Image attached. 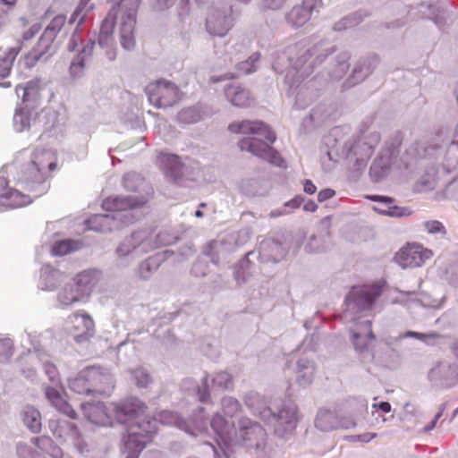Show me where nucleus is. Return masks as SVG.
I'll return each instance as SVG.
<instances>
[{
    "instance_id": "2f4dec72",
    "label": "nucleus",
    "mask_w": 458,
    "mask_h": 458,
    "mask_svg": "<svg viewBox=\"0 0 458 458\" xmlns=\"http://www.w3.org/2000/svg\"><path fill=\"white\" fill-rule=\"evenodd\" d=\"M27 204V196L15 189L9 188L5 177L0 176V206L20 208Z\"/></svg>"
},
{
    "instance_id": "13d9d810",
    "label": "nucleus",
    "mask_w": 458,
    "mask_h": 458,
    "mask_svg": "<svg viewBox=\"0 0 458 458\" xmlns=\"http://www.w3.org/2000/svg\"><path fill=\"white\" fill-rule=\"evenodd\" d=\"M220 405L224 414L229 418H233L242 410L241 403L233 396H224Z\"/></svg>"
},
{
    "instance_id": "20e7f679",
    "label": "nucleus",
    "mask_w": 458,
    "mask_h": 458,
    "mask_svg": "<svg viewBox=\"0 0 458 458\" xmlns=\"http://www.w3.org/2000/svg\"><path fill=\"white\" fill-rule=\"evenodd\" d=\"M146 405L140 411L139 419H132L128 427V436L123 438L122 453L125 458H139L140 452L151 441L157 432V422L163 425H173L188 431L191 430L186 420L176 412L162 411L156 418L150 419L145 415Z\"/></svg>"
},
{
    "instance_id": "412c9836",
    "label": "nucleus",
    "mask_w": 458,
    "mask_h": 458,
    "mask_svg": "<svg viewBox=\"0 0 458 458\" xmlns=\"http://www.w3.org/2000/svg\"><path fill=\"white\" fill-rule=\"evenodd\" d=\"M431 257V250L423 249L420 245H408L395 254L394 261L403 268L417 267Z\"/></svg>"
},
{
    "instance_id": "f3484780",
    "label": "nucleus",
    "mask_w": 458,
    "mask_h": 458,
    "mask_svg": "<svg viewBox=\"0 0 458 458\" xmlns=\"http://www.w3.org/2000/svg\"><path fill=\"white\" fill-rule=\"evenodd\" d=\"M151 233L144 229L132 233L126 237L117 247L116 254L119 258L130 255H140L150 251Z\"/></svg>"
},
{
    "instance_id": "c03bdc74",
    "label": "nucleus",
    "mask_w": 458,
    "mask_h": 458,
    "mask_svg": "<svg viewBox=\"0 0 458 458\" xmlns=\"http://www.w3.org/2000/svg\"><path fill=\"white\" fill-rule=\"evenodd\" d=\"M30 442H32L44 455L47 454L52 458H62L63 456L61 448L55 445L53 440L48 437L42 436L30 438Z\"/></svg>"
},
{
    "instance_id": "9d476101",
    "label": "nucleus",
    "mask_w": 458,
    "mask_h": 458,
    "mask_svg": "<svg viewBox=\"0 0 458 458\" xmlns=\"http://www.w3.org/2000/svg\"><path fill=\"white\" fill-rule=\"evenodd\" d=\"M157 161L167 179L177 184L185 181H194L198 173V164L190 159L182 160L179 156L169 153H161Z\"/></svg>"
},
{
    "instance_id": "c9c22d12",
    "label": "nucleus",
    "mask_w": 458,
    "mask_h": 458,
    "mask_svg": "<svg viewBox=\"0 0 458 458\" xmlns=\"http://www.w3.org/2000/svg\"><path fill=\"white\" fill-rule=\"evenodd\" d=\"M171 255L170 250L157 252L142 261L138 268V275L143 280L148 279L160 265Z\"/></svg>"
},
{
    "instance_id": "49530a36",
    "label": "nucleus",
    "mask_w": 458,
    "mask_h": 458,
    "mask_svg": "<svg viewBox=\"0 0 458 458\" xmlns=\"http://www.w3.org/2000/svg\"><path fill=\"white\" fill-rule=\"evenodd\" d=\"M350 54L343 52L337 55L335 64H333L329 71V77L331 81H339L346 73L349 69Z\"/></svg>"
},
{
    "instance_id": "1a4fd4ad",
    "label": "nucleus",
    "mask_w": 458,
    "mask_h": 458,
    "mask_svg": "<svg viewBox=\"0 0 458 458\" xmlns=\"http://www.w3.org/2000/svg\"><path fill=\"white\" fill-rule=\"evenodd\" d=\"M379 140L380 134L377 131L357 137L352 136L337 148V151L355 169L360 170L367 165ZM335 141L336 146L340 145L337 140Z\"/></svg>"
},
{
    "instance_id": "4be33fe9",
    "label": "nucleus",
    "mask_w": 458,
    "mask_h": 458,
    "mask_svg": "<svg viewBox=\"0 0 458 458\" xmlns=\"http://www.w3.org/2000/svg\"><path fill=\"white\" fill-rule=\"evenodd\" d=\"M236 242L234 233L232 231L211 241L203 252L210 258L212 263L217 265L221 256H225L238 248Z\"/></svg>"
},
{
    "instance_id": "338daca9",
    "label": "nucleus",
    "mask_w": 458,
    "mask_h": 458,
    "mask_svg": "<svg viewBox=\"0 0 458 458\" xmlns=\"http://www.w3.org/2000/svg\"><path fill=\"white\" fill-rule=\"evenodd\" d=\"M259 182L255 179H247L243 180L241 182V190L247 195H256L258 193V191L256 189V186L258 185Z\"/></svg>"
},
{
    "instance_id": "a19ab883",
    "label": "nucleus",
    "mask_w": 458,
    "mask_h": 458,
    "mask_svg": "<svg viewBox=\"0 0 458 458\" xmlns=\"http://www.w3.org/2000/svg\"><path fill=\"white\" fill-rule=\"evenodd\" d=\"M248 449L255 458H279L277 446L268 441L267 436Z\"/></svg>"
},
{
    "instance_id": "2eb2a0df",
    "label": "nucleus",
    "mask_w": 458,
    "mask_h": 458,
    "mask_svg": "<svg viewBox=\"0 0 458 458\" xmlns=\"http://www.w3.org/2000/svg\"><path fill=\"white\" fill-rule=\"evenodd\" d=\"M108 214H96L87 220L89 230L106 233L119 229L122 225L131 224L135 220L133 214L124 210H106Z\"/></svg>"
},
{
    "instance_id": "052dcab7",
    "label": "nucleus",
    "mask_w": 458,
    "mask_h": 458,
    "mask_svg": "<svg viewBox=\"0 0 458 458\" xmlns=\"http://www.w3.org/2000/svg\"><path fill=\"white\" fill-rule=\"evenodd\" d=\"M131 378L138 387H147L152 383L150 374L142 367H138L131 370Z\"/></svg>"
},
{
    "instance_id": "a878e982",
    "label": "nucleus",
    "mask_w": 458,
    "mask_h": 458,
    "mask_svg": "<svg viewBox=\"0 0 458 458\" xmlns=\"http://www.w3.org/2000/svg\"><path fill=\"white\" fill-rule=\"evenodd\" d=\"M322 4L321 0H303L301 5L294 6L286 14V21L294 28L302 27L314 12H318Z\"/></svg>"
},
{
    "instance_id": "37998d69",
    "label": "nucleus",
    "mask_w": 458,
    "mask_h": 458,
    "mask_svg": "<svg viewBox=\"0 0 458 458\" xmlns=\"http://www.w3.org/2000/svg\"><path fill=\"white\" fill-rule=\"evenodd\" d=\"M182 387L185 390L192 388L198 400L201 403H208L210 401V386L208 374L203 377L201 385H195L191 379H185L182 384Z\"/></svg>"
},
{
    "instance_id": "4468645a",
    "label": "nucleus",
    "mask_w": 458,
    "mask_h": 458,
    "mask_svg": "<svg viewBox=\"0 0 458 458\" xmlns=\"http://www.w3.org/2000/svg\"><path fill=\"white\" fill-rule=\"evenodd\" d=\"M145 92L149 103L157 108L172 106L180 100L179 88L174 83L165 80L149 83Z\"/></svg>"
},
{
    "instance_id": "5701e85b",
    "label": "nucleus",
    "mask_w": 458,
    "mask_h": 458,
    "mask_svg": "<svg viewBox=\"0 0 458 458\" xmlns=\"http://www.w3.org/2000/svg\"><path fill=\"white\" fill-rule=\"evenodd\" d=\"M53 434L64 441H71L82 453L85 445L81 439V433L76 425L69 420L58 419L49 422Z\"/></svg>"
},
{
    "instance_id": "ea45409f",
    "label": "nucleus",
    "mask_w": 458,
    "mask_h": 458,
    "mask_svg": "<svg viewBox=\"0 0 458 458\" xmlns=\"http://www.w3.org/2000/svg\"><path fill=\"white\" fill-rule=\"evenodd\" d=\"M95 41L89 40L73 58L70 65V74L73 79L81 78L83 74L84 62L92 53Z\"/></svg>"
},
{
    "instance_id": "69168bd1",
    "label": "nucleus",
    "mask_w": 458,
    "mask_h": 458,
    "mask_svg": "<svg viewBox=\"0 0 458 458\" xmlns=\"http://www.w3.org/2000/svg\"><path fill=\"white\" fill-rule=\"evenodd\" d=\"M424 227L428 233H445V226L441 222L437 220L425 222Z\"/></svg>"
},
{
    "instance_id": "f8f14e48",
    "label": "nucleus",
    "mask_w": 458,
    "mask_h": 458,
    "mask_svg": "<svg viewBox=\"0 0 458 458\" xmlns=\"http://www.w3.org/2000/svg\"><path fill=\"white\" fill-rule=\"evenodd\" d=\"M403 141L402 133L396 131L386 140L378 157L372 163L369 174L374 181L378 182L386 176L391 169L394 159L399 154V148Z\"/></svg>"
},
{
    "instance_id": "5fc2aeb1",
    "label": "nucleus",
    "mask_w": 458,
    "mask_h": 458,
    "mask_svg": "<svg viewBox=\"0 0 458 458\" xmlns=\"http://www.w3.org/2000/svg\"><path fill=\"white\" fill-rule=\"evenodd\" d=\"M81 242L74 240H63L56 242L52 246V254L55 256H64L81 248Z\"/></svg>"
},
{
    "instance_id": "423d86ee",
    "label": "nucleus",
    "mask_w": 458,
    "mask_h": 458,
    "mask_svg": "<svg viewBox=\"0 0 458 458\" xmlns=\"http://www.w3.org/2000/svg\"><path fill=\"white\" fill-rule=\"evenodd\" d=\"M242 399L253 415L273 427L276 437L288 439L293 436L298 422L297 406L294 403H284L278 412L275 413L267 399L255 391L247 392Z\"/></svg>"
},
{
    "instance_id": "b1692460",
    "label": "nucleus",
    "mask_w": 458,
    "mask_h": 458,
    "mask_svg": "<svg viewBox=\"0 0 458 458\" xmlns=\"http://www.w3.org/2000/svg\"><path fill=\"white\" fill-rule=\"evenodd\" d=\"M314 424L318 429L324 432L335 430L339 428H351L356 425L352 420L339 419L336 409H319Z\"/></svg>"
},
{
    "instance_id": "9b49d317",
    "label": "nucleus",
    "mask_w": 458,
    "mask_h": 458,
    "mask_svg": "<svg viewBox=\"0 0 458 458\" xmlns=\"http://www.w3.org/2000/svg\"><path fill=\"white\" fill-rule=\"evenodd\" d=\"M57 159L55 153L51 149H44L35 154L34 160L30 162V176L34 172L33 180L30 181V193L35 192L38 198L45 194L48 190L47 178L48 173L56 169Z\"/></svg>"
},
{
    "instance_id": "09e8293b",
    "label": "nucleus",
    "mask_w": 458,
    "mask_h": 458,
    "mask_svg": "<svg viewBox=\"0 0 458 458\" xmlns=\"http://www.w3.org/2000/svg\"><path fill=\"white\" fill-rule=\"evenodd\" d=\"M69 387L72 391L79 394H89L92 393V388L89 386L84 369L80 371L75 377L69 380Z\"/></svg>"
},
{
    "instance_id": "f03ea898",
    "label": "nucleus",
    "mask_w": 458,
    "mask_h": 458,
    "mask_svg": "<svg viewBox=\"0 0 458 458\" xmlns=\"http://www.w3.org/2000/svg\"><path fill=\"white\" fill-rule=\"evenodd\" d=\"M382 293L383 287L377 283L355 285L352 287L344 301L346 309L344 316L345 319L350 318L355 324L352 329V343L359 358L365 363L374 360L373 345L376 338L371 329V320L356 315L371 310Z\"/></svg>"
},
{
    "instance_id": "7c9ffc66",
    "label": "nucleus",
    "mask_w": 458,
    "mask_h": 458,
    "mask_svg": "<svg viewBox=\"0 0 458 458\" xmlns=\"http://www.w3.org/2000/svg\"><path fill=\"white\" fill-rule=\"evenodd\" d=\"M408 13L411 19L427 18L433 20L440 30L445 24L444 13L434 4L429 2H422L417 7H411Z\"/></svg>"
},
{
    "instance_id": "774afa93",
    "label": "nucleus",
    "mask_w": 458,
    "mask_h": 458,
    "mask_svg": "<svg viewBox=\"0 0 458 458\" xmlns=\"http://www.w3.org/2000/svg\"><path fill=\"white\" fill-rule=\"evenodd\" d=\"M13 342L10 338L0 337V358L7 359L12 355Z\"/></svg>"
},
{
    "instance_id": "79ce46f5",
    "label": "nucleus",
    "mask_w": 458,
    "mask_h": 458,
    "mask_svg": "<svg viewBox=\"0 0 458 458\" xmlns=\"http://www.w3.org/2000/svg\"><path fill=\"white\" fill-rule=\"evenodd\" d=\"M443 166L447 173L458 170V124L454 129L453 140L447 148Z\"/></svg>"
},
{
    "instance_id": "f257e3e1",
    "label": "nucleus",
    "mask_w": 458,
    "mask_h": 458,
    "mask_svg": "<svg viewBox=\"0 0 458 458\" xmlns=\"http://www.w3.org/2000/svg\"><path fill=\"white\" fill-rule=\"evenodd\" d=\"M335 51V46L327 41L310 46L304 39L273 54L272 67L277 73H285L288 93L294 97L297 108H306L318 96V77L306 79L313 72L315 65L320 64Z\"/></svg>"
},
{
    "instance_id": "72a5a7b5",
    "label": "nucleus",
    "mask_w": 458,
    "mask_h": 458,
    "mask_svg": "<svg viewBox=\"0 0 458 458\" xmlns=\"http://www.w3.org/2000/svg\"><path fill=\"white\" fill-rule=\"evenodd\" d=\"M285 255V249L277 241L267 239L262 241L259 244V258L262 262H278Z\"/></svg>"
},
{
    "instance_id": "6e6552de",
    "label": "nucleus",
    "mask_w": 458,
    "mask_h": 458,
    "mask_svg": "<svg viewBox=\"0 0 458 458\" xmlns=\"http://www.w3.org/2000/svg\"><path fill=\"white\" fill-rule=\"evenodd\" d=\"M123 185L128 191L137 192V196H115L106 198L102 208L105 210H124L132 214L135 208L144 205L149 199L152 190L149 184L137 173H128L123 177Z\"/></svg>"
},
{
    "instance_id": "0eeeda50",
    "label": "nucleus",
    "mask_w": 458,
    "mask_h": 458,
    "mask_svg": "<svg viewBox=\"0 0 458 458\" xmlns=\"http://www.w3.org/2000/svg\"><path fill=\"white\" fill-rule=\"evenodd\" d=\"M84 416L93 424L100 426H113V418L125 426L128 433V427L132 419L140 418V411H142L144 403L138 398L131 397L119 404H111L106 407L104 403H82L81 404Z\"/></svg>"
},
{
    "instance_id": "0e129e2a",
    "label": "nucleus",
    "mask_w": 458,
    "mask_h": 458,
    "mask_svg": "<svg viewBox=\"0 0 458 458\" xmlns=\"http://www.w3.org/2000/svg\"><path fill=\"white\" fill-rule=\"evenodd\" d=\"M43 369L52 383L57 384L59 382V373L55 364L46 361L43 363Z\"/></svg>"
},
{
    "instance_id": "a211bd4d",
    "label": "nucleus",
    "mask_w": 458,
    "mask_h": 458,
    "mask_svg": "<svg viewBox=\"0 0 458 458\" xmlns=\"http://www.w3.org/2000/svg\"><path fill=\"white\" fill-rule=\"evenodd\" d=\"M209 425L216 437V445L215 446L218 450L233 448L237 429L234 423L229 421L221 412L217 411L212 416Z\"/></svg>"
},
{
    "instance_id": "bf43d9fd",
    "label": "nucleus",
    "mask_w": 458,
    "mask_h": 458,
    "mask_svg": "<svg viewBox=\"0 0 458 458\" xmlns=\"http://www.w3.org/2000/svg\"><path fill=\"white\" fill-rule=\"evenodd\" d=\"M328 238L329 236L327 231H325L318 235H312L310 236L309 242L306 245V249L314 252L325 250L327 249Z\"/></svg>"
},
{
    "instance_id": "c85d7f7f",
    "label": "nucleus",
    "mask_w": 458,
    "mask_h": 458,
    "mask_svg": "<svg viewBox=\"0 0 458 458\" xmlns=\"http://www.w3.org/2000/svg\"><path fill=\"white\" fill-rule=\"evenodd\" d=\"M378 58L377 55L360 60L354 66L351 75L344 82L343 87L349 89L363 81L377 67Z\"/></svg>"
},
{
    "instance_id": "cd10ccee",
    "label": "nucleus",
    "mask_w": 458,
    "mask_h": 458,
    "mask_svg": "<svg viewBox=\"0 0 458 458\" xmlns=\"http://www.w3.org/2000/svg\"><path fill=\"white\" fill-rule=\"evenodd\" d=\"M366 198L376 202L372 208L380 215L390 217H404L411 214L409 208L396 206L394 199L390 197L368 195Z\"/></svg>"
},
{
    "instance_id": "ddd939ff",
    "label": "nucleus",
    "mask_w": 458,
    "mask_h": 458,
    "mask_svg": "<svg viewBox=\"0 0 458 458\" xmlns=\"http://www.w3.org/2000/svg\"><path fill=\"white\" fill-rule=\"evenodd\" d=\"M66 17L63 14L56 15L46 27L37 45L30 51V59L35 62H46L53 54V42L61 29L65 25Z\"/></svg>"
},
{
    "instance_id": "de8ad7c7",
    "label": "nucleus",
    "mask_w": 458,
    "mask_h": 458,
    "mask_svg": "<svg viewBox=\"0 0 458 458\" xmlns=\"http://www.w3.org/2000/svg\"><path fill=\"white\" fill-rule=\"evenodd\" d=\"M60 272L50 266H46L41 269L39 287L45 290H53L56 287L59 281Z\"/></svg>"
},
{
    "instance_id": "7ed1b4c3",
    "label": "nucleus",
    "mask_w": 458,
    "mask_h": 458,
    "mask_svg": "<svg viewBox=\"0 0 458 458\" xmlns=\"http://www.w3.org/2000/svg\"><path fill=\"white\" fill-rule=\"evenodd\" d=\"M116 3L102 21L98 45L105 51L106 58L114 61L116 58L115 40L114 29L116 21L119 22L120 44L125 50H131L135 47V24L138 7L140 0H111Z\"/></svg>"
},
{
    "instance_id": "a18cd8bd",
    "label": "nucleus",
    "mask_w": 458,
    "mask_h": 458,
    "mask_svg": "<svg viewBox=\"0 0 458 458\" xmlns=\"http://www.w3.org/2000/svg\"><path fill=\"white\" fill-rule=\"evenodd\" d=\"M85 296L79 291L74 284H67L58 293V301L63 306H69L80 301Z\"/></svg>"
},
{
    "instance_id": "f704fd0d",
    "label": "nucleus",
    "mask_w": 458,
    "mask_h": 458,
    "mask_svg": "<svg viewBox=\"0 0 458 458\" xmlns=\"http://www.w3.org/2000/svg\"><path fill=\"white\" fill-rule=\"evenodd\" d=\"M225 96L233 106L238 107H247L252 101L250 91L236 83L226 85Z\"/></svg>"
},
{
    "instance_id": "680f3d73",
    "label": "nucleus",
    "mask_w": 458,
    "mask_h": 458,
    "mask_svg": "<svg viewBox=\"0 0 458 458\" xmlns=\"http://www.w3.org/2000/svg\"><path fill=\"white\" fill-rule=\"evenodd\" d=\"M177 119L182 123H194L200 119V113L197 107H186L178 113Z\"/></svg>"
},
{
    "instance_id": "e433bc0d",
    "label": "nucleus",
    "mask_w": 458,
    "mask_h": 458,
    "mask_svg": "<svg viewBox=\"0 0 458 458\" xmlns=\"http://www.w3.org/2000/svg\"><path fill=\"white\" fill-rule=\"evenodd\" d=\"M316 365L312 360L301 358L296 362V381L301 386H310L315 376Z\"/></svg>"
},
{
    "instance_id": "58836bf2",
    "label": "nucleus",
    "mask_w": 458,
    "mask_h": 458,
    "mask_svg": "<svg viewBox=\"0 0 458 458\" xmlns=\"http://www.w3.org/2000/svg\"><path fill=\"white\" fill-rule=\"evenodd\" d=\"M186 423L191 428V430L186 432L191 435L198 436L199 434L208 432V425L209 421L205 415V409L203 407H198L194 410L190 420L188 421L186 420Z\"/></svg>"
},
{
    "instance_id": "393cba45",
    "label": "nucleus",
    "mask_w": 458,
    "mask_h": 458,
    "mask_svg": "<svg viewBox=\"0 0 458 458\" xmlns=\"http://www.w3.org/2000/svg\"><path fill=\"white\" fill-rule=\"evenodd\" d=\"M428 377L435 386L450 387L458 382V366L439 362L429 370Z\"/></svg>"
},
{
    "instance_id": "6e6d98bb",
    "label": "nucleus",
    "mask_w": 458,
    "mask_h": 458,
    "mask_svg": "<svg viewBox=\"0 0 458 458\" xmlns=\"http://www.w3.org/2000/svg\"><path fill=\"white\" fill-rule=\"evenodd\" d=\"M211 381L212 387L216 390L225 391L233 387V378L231 374L225 371L216 373Z\"/></svg>"
},
{
    "instance_id": "aec40b11",
    "label": "nucleus",
    "mask_w": 458,
    "mask_h": 458,
    "mask_svg": "<svg viewBox=\"0 0 458 458\" xmlns=\"http://www.w3.org/2000/svg\"><path fill=\"white\" fill-rule=\"evenodd\" d=\"M67 324L77 344L89 341L96 334L94 320L88 313H74L68 318Z\"/></svg>"
},
{
    "instance_id": "c756f323",
    "label": "nucleus",
    "mask_w": 458,
    "mask_h": 458,
    "mask_svg": "<svg viewBox=\"0 0 458 458\" xmlns=\"http://www.w3.org/2000/svg\"><path fill=\"white\" fill-rule=\"evenodd\" d=\"M15 92L18 97L21 98V103L15 109L13 115V127L16 131L21 132L26 129L29 123V111L27 110L29 82L17 85Z\"/></svg>"
},
{
    "instance_id": "473e14b6",
    "label": "nucleus",
    "mask_w": 458,
    "mask_h": 458,
    "mask_svg": "<svg viewBox=\"0 0 458 458\" xmlns=\"http://www.w3.org/2000/svg\"><path fill=\"white\" fill-rule=\"evenodd\" d=\"M102 278V272L97 268H89L79 273L73 281L78 286L79 291L88 297L92 293L93 289L97 286Z\"/></svg>"
},
{
    "instance_id": "dca6fc26",
    "label": "nucleus",
    "mask_w": 458,
    "mask_h": 458,
    "mask_svg": "<svg viewBox=\"0 0 458 458\" xmlns=\"http://www.w3.org/2000/svg\"><path fill=\"white\" fill-rule=\"evenodd\" d=\"M267 436L265 428L259 423L242 416L237 421L234 445L241 443L248 449L253 446L255 443L266 438Z\"/></svg>"
},
{
    "instance_id": "39448f33",
    "label": "nucleus",
    "mask_w": 458,
    "mask_h": 458,
    "mask_svg": "<svg viewBox=\"0 0 458 458\" xmlns=\"http://www.w3.org/2000/svg\"><path fill=\"white\" fill-rule=\"evenodd\" d=\"M228 130L233 133L247 135L238 142L241 150L248 151L276 166L287 167L286 161L280 153L271 147L276 140L275 132L263 122H234L229 124Z\"/></svg>"
},
{
    "instance_id": "3c124183",
    "label": "nucleus",
    "mask_w": 458,
    "mask_h": 458,
    "mask_svg": "<svg viewBox=\"0 0 458 458\" xmlns=\"http://www.w3.org/2000/svg\"><path fill=\"white\" fill-rule=\"evenodd\" d=\"M89 2L90 0L80 1L69 20L68 25H72L75 22H78V25H81L86 21L88 14L93 9V4Z\"/></svg>"
},
{
    "instance_id": "603ef678",
    "label": "nucleus",
    "mask_w": 458,
    "mask_h": 458,
    "mask_svg": "<svg viewBox=\"0 0 458 458\" xmlns=\"http://www.w3.org/2000/svg\"><path fill=\"white\" fill-rule=\"evenodd\" d=\"M367 16V13L363 11L355 12L350 15L344 17L334 26L335 30H343L349 28H352L360 23L363 19Z\"/></svg>"
},
{
    "instance_id": "4d7b16f0",
    "label": "nucleus",
    "mask_w": 458,
    "mask_h": 458,
    "mask_svg": "<svg viewBox=\"0 0 458 458\" xmlns=\"http://www.w3.org/2000/svg\"><path fill=\"white\" fill-rule=\"evenodd\" d=\"M260 61V54L253 53L248 59L236 64V69L240 74L248 75L257 71Z\"/></svg>"
},
{
    "instance_id": "8fccbe9b",
    "label": "nucleus",
    "mask_w": 458,
    "mask_h": 458,
    "mask_svg": "<svg viewBox=\"0 0 458 458\" xmlns=\"http://www.w3.org/2000/svg\"><path fill=\"white\" fill-rule=\"evenodd\" d=\"M149 233H151L150 251L162 246L171 245L178 239L174 233L165 230L161 231L157 234L152 231H149Z\"/></svg>"
},
{
    "instance_id": "bb28decb",
    "label": "nucleus",
    "mask_w": 458,
    "mask_h": 458,
    "mask_svg": "<svg viewBox=\"0 0 458 458\" xmlns=\"http://www.w3.org/2000/svg\"><path fill=\"white\" fill-rule=\"evenodd\" d=\"M87 379L92 388V393L109 395L114 388L113 380L110 373L106 369H101L98 367H89L84 369Z\"/></svg>"
},
{
    "instance_id": "864d4df0",
    "label": "nucleus",
    "mask_w": 458,
    "mask_h": 458,
    "mask_svg": "<svg viewBox=\"0 0 458 458\" xmlns=\"http://www.w3.org/2000/svg\"><path fill=\"white\" fill-rule=\"evenodd\" d=\"M367 16V13L363 11L355 12L350 15L344 17L334 26L335 30H343L349 28H352L360 23L363 19Z\"/></svg>"
},
{
    "instance_id": "e2e57ef3",
    "label": "nucleus",
    "mask_w": 458,
    "mask_h": 458,
    "mask_svg": "<svg viewBox=\"0 0 458 458\" xmlns=\"http://www.w3.org/2000/svg\"><path fill=\"white\" fill-rule=\"evenodd\" d=\"M345 404L352 412L356 414H362L368 410V402L366 399L361 397L348 399Z\"/></svg>"
},
{
    "instance_id": "6ab92c4d",
    "label": "nucleus",
    "mask_w": 458,
    "mask_h": 458,
    "mask_svg": "<svg viewBox=\"0 0 458 458\" xmlns=\"http://www.w3.org/2000/svg\"><path fill=\"white\" fill-rule=\"evenodd\" d=\"M232 13V6L228 4H223L221 8H214L206 21L208 32L214 36H225L233 26Z\"/></svg>"
},
{
    "instance_id": "4c0bfd02",
    "label": "nucleus",
    "mask_w": 458,
    "mask_h": 458,
    "mask_svg": "<svg viewBox=\"0 0 458 458\" xmlns=\"http://www.w3.org/2000/svg\"><path fill=\"white\" fill-rule=\"evenodd\" d=\"M45 394L47 400L56 410L71 419L76 418V412L73 408L62 397L55 388L48 386L46 388Z\"/></svg>"
}]
</instances>
